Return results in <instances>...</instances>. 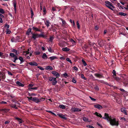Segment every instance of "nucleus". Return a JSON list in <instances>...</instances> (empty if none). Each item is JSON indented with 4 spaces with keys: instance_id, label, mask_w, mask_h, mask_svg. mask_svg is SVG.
Masks as SVG:
<instances>
[{
    "instance_id": "11",
    "label": "nucleus",
    "mask_w": 128,
    "mask_h": 128,
    "mask_svg": "<svg viewBox=\"0 0 128 128\" xmlns=\"http://www.w3.org/2000/svg\"><path fill=\"white\" fill-rule=\"evenodd\" d=\"M121 110L122 112L125 114L126 115H127V113L126 108H122L121 109Z\"/></svg>"
},
{
    "instance_id": "6",
    "label": "nucleus",
    "mask_w": 128,
    "mask_h": 128,
    "mask_svg": "<svg viewBox=\"0 0 128 128\" xmlns=\"http://www.w3.org/2000/svg\"><path fill=\"white\" fill-rule=\"evenodd\" d=\"M0 78L3 80L6 78L5 73L3 72H0Z\"/></svg>"
},
{
    "instance_id": "48",
    "label": "nucleus",
    "mask_w": 128,
    "mask_h": 128,
    "mask_svg": "<svg viewBox=\"0 0 128 128\" xmlns=\"http://www.w3.org/2000/svg\"><path fill=\"white\" fill-rule=\"evenodd\" d=\"M38 68L41 70H44V68H42L41 66H38Z\"/></svg>"
},
{
    "instance_id": "27",
    "label": "nucleus",
    "mask_w": 128,
    "mask_h": 128,
    "mask_svg": "<svg viewBox=\"0 0 128 128\" xmlns=\"http://www.w3.org/2000/svg\"><path fill=\"white\" fill-rule=\"evenodd\" d=\"M118 14L120 15L121 16H125L126 15V13H124L122 12H120L118 13Z\"/></svg>"
},
{
    "instance_id": "22",
    "label": "nucleus",
    "mask_w": 128,
    "mask_h": 128,
    "mask_svg": "<svg viewBox=\"0 0 128 128\" xmlns=\"http://www.w3.org/2000/svg\"><path fill=\"white\" fill-rule=\"evenodd\" d=\"M49 58L51 61H52L55 59H57V58L56 56H53L50 57Z\"/></svg>"
},
{
    "instance_id": "45",
    "label": "nucleus",
    "mask_w": 128,
    "mask_h": 128,
    "mask_svg": "<svg viewBox=\"0 0 128 128\" xmlns=\"http://www.w3.org/2000/svg\"><path fill=\"white\" fill-rule=\"evenodd\" d=\"M83 120L85 122L87 121L88 120V118H85V117H84L83 118Z\"/></svg>"
},
{
    "instance_id": "25",
    "label": "nucleus",
    "mask_w": 128,
    "mask_h": 128,
    "mask_svg": "<svg viewBox=\"0 0 128 128\" xmlns=\"http://www.w3.org/2000/svg\"><path fill=\"white\" fill-rule=\"evenodd\" d=\"M42 58L43 59H46L47 58V57L46 54L45 53H44L42 56Z\"/></svg>"
},
{
    "instance_id": "24",
    "label": "nucleus",
    "mask_w": 128,
    "mask_h": 128,
    "mask_svg": "<svg viewBox=\"0 0 128 128\" xmlns=\"http://www.w3.org/2000/svg\"><path fill=\"white\" fill-rule=\"evenodd\" d=\"M18 59L20 60V64H22V63L24 62V59H23V58H22V57H20Z\"/></svg>"
},
{
    "instance_id": "29",
    "label": "nucleus",
    "mask_w": 128,
    "mask_h": 128,
    "mask_svg": "<svg viewBox=\"0 0 128 128\" xmlns=\"http://www.w3.org/2000/svg\"><path fill=\"white\" fill-rule=\"evenodd\" d=\"M59 107L60 108L62 109H64L66 108V107L65 106L63 105H60L59 106Z\"/></svg>"
},
{
    "instance_id": "13",
    "label": "nucleus",
    "mask_w": 128,
    "mask_h": 128,
    "mask_svg": "<svg viewBox=\"0 0 128 128\" xmlns=\"http://www.w3.org/2000/svg\"><path fill=\"white\" fill-rule=\"evenodd\" d=\"M32 34V38L34 40H35L37 38H38V34L33 33Z\"/></svg>"
},
{
    "instance_id": "56",
    "label": "nucleus",
    "mask_w": 128,
    "mask_h": 128,
    "mask_svg": "<svg viewBox=\"0 0 128 128\" xmlns=\"http://www.w3.org/2000/svg\"><path fill=\"white\" fill-rule=\"evenodd\" d=\"M10 122V121L9 120H7L6 121L4 122V124H8Z\"/></svg>"
},
{
    "instance_id": "28",
    "label": "nucleus",
    "mask_w": 128,
    "mask_h": 128,
    "mask_svg": "<svg viewBox=\"0 0 128 128\" xmlns=\"http://www.w3.org/2000/svg\"><path fill=\"white\" fill-rule=\"evenodd\" d=\"M102 107L99 104H96V108L100 110L102 108Z\"/></svg>"
},
{
    "instance_id": "23",
    "label": "nucleus",
    "mask_w": 128,
    "mask_h": 128,
    "mask_svg": "<svg viewBox=\"0 0 128 128\" xmlns=\"http://www.w3.org/2000/svg\"><path fill=\"white\" fill-rule=\"evenodd\" d=\"M45 69L46 70H53L52 68L50 66H46Z\"/></svg>"
},
{
    "instance_id": "1",
    "label": "nucleus",
    "mask_w": 128,
    "mask_h": 128,
    "mask_svg": "<svg viewBox=\"0 0 128 128\" xmlns=\"http://www.w3.org/2000/svg\"><path fill=\"white\" fill-rule=\"evenodd\" d=\"M96 116L106 120L108 122H109L110 124L112 126H118V122L116 121V118L114 117H111V116H110L108 114L105 113L104 117H102L101 114L96 112Z\"/></svg>"
},
{
    "instance_id": "39",
    "label": "nucleus",
    "mask_w": 128,
    "mask_h": 128,
    "mask_svg": "<svg viewBox=\"0 0 128 128\" xmlns=\"http://www.w3.org/2000/svg\"><path fill=\"white\" fill-rule=\"evenodd\" d=\"M40 9L41 10H42V3L41 2L40 4Z\"/></svg>"
},
{
    "instance_id": "36",
    "label": "nucleus",
    "mask_w": 128,
    "mask_h": 128,
    "mask_svg": "<svg viewBox=\"0 0 128 128\" xmlns=\"http://www.w3.org/2000/svg\"><path fill=\"white\" fill-rule=\"evenodd\" d=\"M82 61L83 63V64L84 66H86L87 65V64L86 63L84 60L83 59L82 60Z\"/></svg>"
},
{
    "instance_id": "62",
    "label": "nucleus",
    "mask_w": 128,
    "mask_h": 128,
    "mask_svg": "<svg viewBox=\"0 0 128 128\" xmlns=\"http://www.w3.org/2000/svg\"><path fill=\"white\" fill-rule=\"evenodd\" d=\"M32 29L30 28H29L28 30V32H31Z\"/></svg>"
},
{
    "instance_id": "20",
    "label": "nucleus",
    "mask_w": 128,
    "mask_h": 128,
    "mask_svg": "<svg viewBox=\"0 0 128 128\" xmlns=\"http://www.w3.org/2000/svg\"><path fill=\"white\" fill-rule=\"evenodd\" d=\"M32 29L36 31H39V32H40L41 31L40 30L38 29V28H37L34 27V26H33L32 27Z\"/></svg>"
},
{
    "instance_id": "63",
    "label": "nucleus",
    "mask_w": 128,
    "mask_h": 128,
    "mask_svg": "<svg viewBox=\"0 0 128 128\" xmlns=\"http://www.w3.org/2000/svg\"><path fill=\"white\" fill-rule=\"evenodd\" d=\"M8 73L9 75H10V76H12L13 75V74L10 72L9 71H8Z\"/></svg>"
},
{
    "instance_id": "46",
    "label": "nucleus",
    "mask_w": 128,
    "mask_h": 128,
    "mask_svg": "<svg viewBox=\"0 0 128 128\" xmlns=\"http://www.w3.org/2000/svg\"><path fill=\"white\" fill-rule=\"evenodd\" d=\"M38 88L37 87H35V88H29V90H37V89Z\"/></svg>"
},
{
    "instance_id": "47",
    "label": "nucleus",
    "mask_w": 128,
    "mask_h": 128,
    "mask_svg": "<svg viewBox=\"0 0 128 128\" xmlns=\"http://www.w3.org/2000/svg\"><path fill=\"white\" fill-rule=\"evenodd\" d=\"M27 98H28V100H32L33 97H27Z\"/></svg>"
},
{
    "instance_id": "60",
    "label": "nucleus",
    "mask_w": 128,
    "mask_h": 128,
    "mask_svg": "<svg viewBox=\"0 0 128 128\" xmlns=\"http://www.w3.org/2000/svg\"><path fill=\"white\" fill-rule=\"evenodd\" d=\"M62 23L63 24L65 25L66 24V21L65 20H63V21H62Z\"/></svg>"
},
{
    "instance_id": "52",
    "label": "nucleus",
    "mask_w": 128,
    "mask_h": 128,
    "mask_svg": "<svg viewBox=\"0 0 128 128\" xmlns=\"http://www.w3.org/2000/svg\"><path fill=\"white\" fill-rule=\"evenodd\" d=\"M112 73L113 74V76H114L116 75V72L115 70H113Z\"/></svg>"
},
{
    "instance_id": "53",
    "label": "nucleus",
    "mask_w": 128,
    "mask_h": 128,
    "mask_svg": "<svg viewBox=\"0 0 128 128\" xmlns=\"http://www.w3.org/2000/svg\"><path fill=\"white\" fill-rule=\"evenodd\" d=\"M35 53L36 55H38L40 54V52L39 51H36L35 52Z\"/></svg>"
},
{
    "instance_id": "17",
    "label": "nucleus",
    "mask_w": 128,
    "mask_h": 128,
    "mask_svg": "<svg viewBox=\"0 0 128 128\" xmlns=\"http://www.w3.org/2000/svg\"><path fill=\"white\" fill-rule=\"evenodd\" d=\"M44 23L48 27L50 26V22L49 20H46V22L44 21Z\"/></svg>"
},
{
    "instance_id": "42",
    "label": "nucleus",
    "mask_w": 128,
    "mask_h": 128,
    "mask_svg": "<svg viewBox=\"0 0 128 128\" xmlns=\"http://www.w3.org/2000/svg\"><path fill=\"white\" fill-rule=\"evenodd\" d=\"M81 78H82L84 79L85 80H86V78L84 77L83 74H81Z\"/></svg>"
},
{
    "instance_id": "26",
    "label": "nucleus",
    "mask_w": 128,
    "mask_h": 128,
    "mask_svg": "<svg viewBox=\"0 0 128 128\" xmlns=\"http://www.w3.org/2000/svg\"><path fill=\"white\" fill-rule=\"evenodd\" d=\"M9 110V109H6V108H4L3 109H1L0 110L1 112H8Z\"/></svg>"
},
{
    "instance_id": "43",
    "label": "nucleus",
    "mask_w": 128,
    "mask_h": 128,
    "mask_svg": "<svg viewBox=\"0 0 128 128\" xmlns=\"http://www.w3.org/2000/svg\"><path fill=\"white\" fill-rule=\"evenodd\" d=\"M38 38L40 37H42L44 38V36L42 34H38Z\"/></svg>"
},
{
    "instance_id": "9",
    "label": "nucleus",
    "mask_w": 128,
    "mask_h": 128,
    "mask_svg": "<svg viewBox=\"0 0 128 128\" xmlns=\"http://www.w3.org/2000/svg\"><path fill=\"white\" fill-rule=\"evenodd\" d=\"M52 73L56 78L60 76V74L58 72L54 71H52Z\"/></svg>"
},
{
    "instance_id": "4",
    "label": "nucleus",
    "mask_w": 128,
    "mask_h": 128,
    "mask_svg": "<svg viewBox=\"0 0 128 128\" xmlns=\"http://www.w3.org/2000/svg\"><path fill=\"white\" fill-rule=\"evenodd\" d=\"M49 80L50 81L52 82V84L55 85L57 83V81L56 80V78L54 77H50L48 78Z\"/></svg>"
},
{
    "instance_id": "10",
    "label": "nucleus",
    "mask_w": 128,
    "mask_h": 128,
    "mask_svg": "<svg viewBox=\"0 0 128 128\" xmlns=\"http://www.w3.org/2000/svg\"><path fill=\"white\" fill-rule=\"evenodd\" d=\"M71 110L74 112H78L81 110L80 108H71Z\"/></svg>"
},
{
    "instance_id": "21",
    "label": "nucleus",
    "mask_w": 128,
    "mask_h": 128,
    "mask_svg": "<svg viewBox=\"0 0 128 128\" xmlns=\"http://www.w3.org/2000/svg\"><path fill=\"white\" fill-rule=\"evenodd\" d=\"M62 50L64 51H68L70 50V49L67 47H66L62 49Z\"/></svg>"
},
{
    "instance_id": "61",
    "label": "nucleus",
    "mask_w": 128,
    "mask_h": 128,
    "mask_svg": "<svg viewBox=\"0 0 128 128\" xmlns=\"http://www.w3.org/2000/svg\"><path fill=\"white\" fill-rule=\"evenodd\" d=\"M74 68L75 70L76 71H77L78 70V68L76 66H74Z\"/></svg>"
},
{
    "instance_id": "7",
    "label": "nucleus",
    "mask_w": 128,
    "mask_h": 128,
    "mask_svg": "<svg viewBox=\"0 0 128 128\" xmlns=\"http://www.w3.org/2000/svg\"><path fill=\"white\" fill-rule=\"evenodd\" d=\"M40 100L36 97L33 98L32 101L36 103H38L40 102Z\"/></svg>"
},
{
    "instance_id": "5",
    "label": "nucleus",
    "mask_w": 128,
    "mask_h": 128,
    "mask_svg": "<svg viewBox=\"0 0 128 128\" xmlns=\"http://www.w3.org/2000/svg\"><path fill=\"white\" fill-rule=\"evenodd\" d=\"M10 56L12 58H14V60H12V61L16 63V60L18 59L17 56L13 53H10Z\"/></svg>"
},
{
    "instance_id": "44",
    "label": "nucleus",
    "mask_w": 128,
    "mask_h": 128,
    "mask_svg": "<svg viewBox=\"0 0 128 128\" xmlns=\"http://www.w3.org/2000/svg\"><path fill=\"white\" fill-rule=\"evenodd\" d=\"M48 50L49 52H53L51 48H48Z\"/></svg>"
},
{
    "instance_id": "8",
    "label": "nucleus",
    "mask_w": 128,
    "mask_h": 128,
    "mask_svg": "<svg viewBox=\"0 0 128 128\" xmlns=\"http://www.w3.org/2000/svg\"><path fill=\"white\" fill-rule=\"evenodd\" d=\"M98 44L100 47H102L104 45V42L101 40H99L98 41Z\"/></svg>"
},
{
    "instance_id": "51",
    "label": "nucleus",
    "mask_w": 128,
    "mask_h": 128,
    "mask_svg": "<svg viewBox=\"0 0 128 128\" xmlns=\"http://www.w3.org/2000/svg\"><path fill=\"white\" fill-rule=\"evenodd\" d=\"M53 39L54 37L53 36H51L50 38V41L52 42Z\"/></svg>"
},
{
    "instance_id": "18",
    "label": "nucleus",
    "mask_w": 128,
    "mask_h": 128,
    "mask_svg": "<svg viewBox=\"0 0 128 128\" xmlns=\"http://www.w3.org/2000/svg\"><path fill=\"white\" fill-rule=\"evenodd\" d=\"M120 120L122 121H125L126 122H128V119L127 118H125L124 117H122L120 118Z\"/></svg>"
},
{
    "instance_id": "38",
    "label": "nucleus",
    "mask_w": 128,
    "mask_h": 128,
    "mask_svg": "<svg viewBox=\"0 0 128 128\" xmlns=\"http://www.w3.org/2000/svg\"><path fill=\"white\" fill-rule=\"evenodd\" d=\"M11 32V31L9 29H7V30L6 31V34H9Z\"/></svg>"
},
{
    "instance_id": "15",
    "label": "nucleus",
    "mask_w": 128,
    "mask_h": 128,
    "mask_svg": "<svg viewBox=\"0 0 128 128\" xmlns=\"http://www.w3.org/2000/svg\"><path fill=\"white\" fill-rule=\"evenodd\" d=\"M29 64L31 66H38V64L36 62H30L29 63Z\"/></svg>"
},
{
    "instance_id": "34",
    "label": "nucleus",
    "mask_w": 128,
    "mask_h": 128,
    "mask_svg": "<svg viewBox=\"0 0 128 128\" xmlns=\"http://www.w3.org/2000/svg\"><path fill=\"white\" fill-rule=\"evenodd\" d=\"M30 12L31 14V17L32 18L34 16V13L32 10L31 8H30Z\"/></svg>"
},
{
    "instance_id": "37",
    "label": "nucleus",
    "mask_w": 128,
    "mask_h": 128,
    "mask_svg": "<svg viewBox=\"0 0 128 128\" xmlns=\"http://www.w3.org/2000/svg\"><path fill=\"white\" fill-rule=\"evenodd\" d=\"M66 60L69 62L70 63L72 64V62L71 60H70V58H66Z\"/></svg>"
},
{
    "instance_id": "12",
    "label": "nucleus",
    "mask_w": 128,
    "mask_h": 128,
    "mask_svg": "<svg viewBox=\"0 0 128 128\" xmlns=\"http://www.w3.org/2000/svg\"><path fill=\"white\" fill-rule=\"evenodd\" d=\"M57 115L61 118L64 120L66 119V117L64 116L62 114H58Z\"/></svg>"
},
{
    "instance_id": "33",
    "label": "nucleus",
    "mask_w": 128,
    "mask_h": 128,
    "mask_svg": "<svg viewBox=\"0 0 128 128\" xmlns=\"http://www.w3.org/2000/svg\"><path fill=\"white\" fill-rule=\"evenodd\" d=\"M12 51L14 52L15 53L16 55H18V53L17 50L14 49H12Z\"/></svg>"
},
{
    "instance_id": "40",
    "label": "nucleus",
    "mask_w": 128,
    "mask_h": 128,
    "mask_svg": "<svg viewBox=\"0 0 128 128\" xmlns=\"http://www.w3.org/2000/svg\"><path fill=\"white\" fill-rule=\"evenodd\" d=\"M28 95L30 96L31 97H32V96H35L36 95V94L34 93H32V94H30V93H28Z\"/></svg>"
},
{
    "instance_id": "30",
    "label": "nucleus",
    "mask_w": 128,
    "mask_h": 128,
    "mask_svg": "<svg viewBox=\"0 0 128 128\" xmlns=\"http://www.w3.org/2000/svg\"><path fill=\"white\" fill-rule=\"evenodd\" d=\"M70 42L72 43L73 45L76 44V42L74 40L72 39H71L70 40Z\"/></svg>"
},
{
    "instance_id": "58",
    "label": "nucleus",
    "mask_w": 128,
    "mask_h": 128,
    "mask_svg": "<svg viewBox=\"0 0 128 128\" xmlns=\"http://www.w3.org/2000/svg\"><path fill=\"white\" fill-rule=\"evenodd\" d=\"M122 94L124 96H126L127 95V93L126 92L123 93Z\"/></svg>"
},
{
    "instance_id": "57",
    "label": "nucleus",
    "mask_w": 128,
    "mask_h": 128,
    "mask_svg": "<svg viewBox=\"0 0 128 128\" xmlns=\"http://www.w3.org/2000/svg\"><path fill=\"white\" fill-rule=\"evenodd\" d=\"M90 99H91V100L92 101H94L96 100L94 98H93L92 97H91L90 96Z\"/></svg>"
},
{
    "instance_id": "64",
    "label": "nucleus",
    "mask_w": 128,
    "mask_h": 128,
    "mask_svg": "<svg viewBox=\"0 0 128 128\" xmlns=\"http://www.w3.org/2000/svg\"><path fill=\"white\" fill-rule=\"evenodd\" d=\"M120 34H122L124 36H125L126 35V34H125L123 33L122 32H120L119 33V35H120Z\"/></svg>"
},
{
    "instance_id": "59",
    "label": "nucleus",
    "mask_w": 128,
    "mask_h": 128,
    "mask_svg": "<svg viewBox=\"0 0 128 128\" xmlns=\"http://www.w3.org/2000/svg\"><path fill=\"white\" fill-rule=\"evenodd\" d=\"M60 59L61 60H64L65 59V58L64 56H62L60 58Z\"/></svg>"
},
{
    "instance_id": "54",
    "label": "nucleus",
    "mask_w": 128,
    "mask_h": 128,
    "mask_svg": "<svg viewBox=\"0 0 128 128\" xmlns=\"http://www.w3.org/2000/svg\"><path fill=\"white\" fill-rule=\"evenodd\" d=\"M46 9L45 7V6H44L43 7V12L44 13H46Z\"/></svg>"
},
{
    "instance_id": "19",
    "label": "nucleus",
    "mask_w": 128,
    "mask_h": 128,
    "mask_svg": "<svg viewBox=\"0 0 128 128\" xmlns=\"http://www.w3.org/2000/svg\"><path fill=\"white\" fill-rule=\"evenodd\" d=\"M16 83V84L19 86L23 87L24 86V84H22L19 81H17Z\"/></svg>"
},
{
    "instance_id": "2",
    "label": "nucleus",
    "mask_w": 128,
    "mask_h": 128,
    "mask_svg": "<svg viewBox=\"0 0 128 128\" xmlns=\"http://www.w3.org/2000/svg\"><path fill=\"white\" fill-rule=\"evenodd\" d=\"M31 50V48H30L28 49L27 51L24 52V54L26 56V58L28 59L30 58V56H31L32 55V52Z\"/></svg>"
},
{
    "instance_id": "50",
    "label": "nucleus",
    "mask_w": 128,
    "mask_h": 128,
    "mask_svg": "<svg viewBox=\"0 0 128 128\" xmlns=\"http://www.w3.org/2000/svg\"><path fill=\"white\" fill-rule=\"evenodd\" d=\"M72 82L74 83H76V80L74 79V78H73L72 80Z\"/></svg>"
},
{
    "instance_id": "35",
    "label": "nucleus",
    "mask_w": 128,
    "mask_h": 128,
    "mask_svg": "<svg viewBox=\"0 0 128 128\" xmlns=\"http://www.w3.org/2000/svg\"><path fill=\"white\" fill-rule=\"evenodd\" d=\"M0 13L2 14H4L5 13V12L4 10L2 8H0Z\"/></svg>"
},
{
    "instance_id": "55",
    "label": "nucleus",
    "mask_w": 128,
    "mask_h": 128,
    "mask_svg": "<svg viewBox=\"0 0 128 128\" xmlns=\"http://www.w3.org/2000/svg\"><path fill=\"white\" fill-rule=\"evenodd\" d=\"M63 75L65 78H67V77L68 76V74L66 73H65Z\"/></svg>"
},
{
    "instance_id": "16",
    "label": "nucleus",
    "mask_w": 128,
    "mask_h": 128,
    "mask_svg": "<svg viewBox=\"0 0 128 128\" xmlns=\"http://www.w3.org/2000/svg\"><path fill=\"white\" fill-rule=\"evenodd\" d=\"M15 118L18 120V121L19 122V124H20L22 123L23 121V120H22L20 118H18L17 117H15Z\"/></svg>"
},
{
    "instance_id": "49",
    "label": "nucleus",
    "mask_w": 128,
    "mask_h": 128,
    "mask_svg": "<svg viewBox=\"0 0 128 128\" xmlns=\"http://www.w3.org/2000/svg\"><path fill=\"white\" fill-rule=\"evenodd\" d=\"M5 27H6L8 28L7 29H9V28L10 27V26L9 25H8V24H6Z\"/></svg>"
},
{
    "instance_id": "31",
    "label": "nucleus",
    "mask_w": 128,
    "mask_h": 128,
    "mask_svg": "<svg viewBox=\"0 0 128 128\" xmlns=\"http://www.w3.org/2000/svg\"><path fill=\"white\" fill-rule=\"evenodd\" d=\"M96 77L100 78L102 77V74H96Z\"/></svg>"
},
{
    "instance_id": "14",
    "label": "nucleus",
    "mask_w": 128,
    "mask_h": 128,
    "mask_svg": "<svg viewBox=\"0 0 128 128\" xmlns=\"http://www.w3.org/2000/svg\"><path fill=\"white\" fill-rule=\"evenodd\" d=\"M13 4L14 8V10L16 13V2L15 0L13 2Z\"/></svg>"
},
{
    "instance_id": "3",
    "label": "nucleus",
    "mask_w": 128,
    "mask_h": 128,
    "mask_svg": "<svg viewBox=\"0 0 128 128\" xmlns=\"http://www.w3.org/2000/svg\"><path fill=\"white\" fill-rule=\"evenodd\" d=\"M105 5L106 7L112 10H113V9L114 8V6H113L112 3L109 1H106Z\"/></svg>"
},
{
    "instance_id": "32",
    "label": "nucleus",
    "mask_w": 128,
    "mask_h": 128,
    "mask_svg": "<svg viewBox=\"0 0 128 128\" xmlns=\"http://www.w3.org/2000/svg\"><path fill=\"white\" fill-rule=\"evenodd\" d=\"M10 106L11 107L14 108L16 109H17L18 108L16 106V105L15 104H10Z\"/></svg>"
},
{
    "instance_id": "41",
    "label": "nucleus",
    "mask_w": 128,
    "mask_h": 128,
    "mask_svg": "<svg viewBox=\"0 0 128 128\" xmlns=\"http://www.w3.org/2000/svg\"><path fill=\"white\" fill-rule=\"evenodd\" d=\"M76 24L77 28L78 29H80V28L79 24L78 21H77L76 22Z\"/></svg>"
}]
</instances>
